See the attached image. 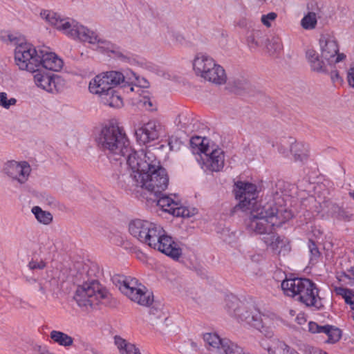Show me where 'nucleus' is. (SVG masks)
I'll return each mask as SVG.
<instances>
[{
    "mask_svg": "<svg viewBox=\"0 0 354 354\" xmlns=\"http://www.w3.org/2000/svg\"><path fill=\"white\" fill-rule=\"evenodd\" d=\"M122 75L119 71H111L102 73L96 75L89 83L88 88L91 93L103 95L118 85V80H121Z\"/></svg>",
    "mask_w": 354,
    "mask_h": 354,
    "instance_id": "obj_12",
    "label": "nucleus"
},
{
    "mask_svg": "<svg viewBox=\"0 0 354 354\" xmlns=\"http://www.w3.org/2000/svg\"><path fill=\"white\" fill-rule=\"evenodd\" d=\"M234 186L235 197L239 201L238 206L243 211L250 210V216L245 221L247 229L257 234L265 235L263 242L273 251H277L283 240L274 232V227H281L291 218V211L278 207L274 201L259 203L254 184L237 181Z\"/></svg>",
    "mask_w": 354,
    "mask_h": 354,
    "instance_id": "obj_1",
    "label": "nucleus"
},
{
    "mask_svg": "<svg viewBox=\"0 0 354 354\" xmlns=\"http://www.w3.org/2000/svg\"><path fill=\"white\" fill-rule=\"evenodd\" d=\"M329 73L327 75H330V79L333 83H340L342 82V79L340 77L338 71L335 68V64H333L331 66H328Z\"/></svg>",
    "mask_w": 354,
    "mask_h": 354,
    "instance_id": "obj_44",
    "label": "nucleus"
},
{
    "mask_svg": "<svg viewBox=\"0 0 354 354\" xmlns=\"http://www.w3.org/2000/svg\"><path fill=\"white\" fill-rule=\"evenodd\" d=\"M108 295V291L97 281L92 280L79 286L73 298L80 307L87 308L98 304L102 299L107 298Z\"/></svg>",
    "mask_w": 354,
    "mask_h": 354,
    "instance_id": "obj_8",
    "label": "nucleus"
},
{
    "mask_svg": "<svg viewBox=\"0 0 354 354\" xmlns=\"http://www.w3.org/2000/svg\"><path fill=\"white\" fill-rule=\"evenodd\" d=\"M196 212L197 210L195 208L189 209L187 207L181 205L179 201V205H177L175 209L173 210V215L176 216L191 217L195 215Z\"/></svg>",
    "mask_w": 354,
    "mask_h": 354,
    "instance_id": "obj_39",
    "label": "nucleus"
},
{
    "mask_svg": "<svg viewBox=\"0 0 354 354\" xmlns=\"http://www.w3.org/2000/svg\"><path fill=\"white\" fill-rule=\"evenodd\" d=\"M120 290L131 301L143 306H149L153 301L152 292L136 278L127 277L119 286Z\"/></svg>",
    "mask_w": 354,
    "mask_h": 354,
    "instance_id": "obj_9",
    "label": "nucleus"
},
{
    "mask_svg": "<svg viewBox=\"0 0 354 354\" xmlns=\"http://www.w3.org/2000/svg\"><path fill=\"white\" fill-rule=\"evenodd\" d=\"M17 103V100L14 97H8V94L6 92H0V106L9 109L10 106H15Z\"/></svg>",
    "mask_w": 354,
    "mask_h": 354,
    "instance_id": "obj_40",
    "label": "nucleus"
},
{
    "mask_svg": "<svg viewBox=\"0 0 354 354\" xmlns=\"http://www.w3.org/2000/svg\"><path fill=\"white\" fill-rule=\"evenodd\" d=\"M350 195L354 199V192L352 193H350Z\"/></svg>",
    "mask_w": 354,
    "mask_h": 354,
    "instance_id": "obj_59",
    "label": "nucleus"
},
{
    "mask_svg": "<svg viewBox=\"0 0 354 354\" xmlns=\"http://www.w3.org/2000/svg\"><path fill=\"white\" fill-rule=\"evenodd\" d=\"M193 68L196 74L206 81L218 85L226 82L227 76L223 68L207 55L197 54L193 62Z\"/></svg>",
    "mask_w": 354,
    "mask_h": 354,
    "instance_id": "obj_7",
    "label": "nucleus"
},
{
    "mask_svg": "<svg viewBox=\"0 0 354 354\" xmlns=\"http://www.w3.org/2000/svg\"><path fill=\"white\" fill-rule=\"evenodd\" d=\"M308 248L310 253V261H316L319 257L321 253L315 243L311 239L308 241Z\"/></svg>",
    "mask_w": 354,
    "mask_h": 354,
    "instance_id": "obj_42",
    "label": "nucleus"
},
{
    "mask_svg": "<svg viewBox=\"0 0 354 354\" xmlns=\"http://www.w3.org/2000/svg\"><path fill=\"white\" fill-rule=\"evenodd\" d=\"M241 305L243 304L234 295L227 296L225 299V308L228 313L232 316L237 317L239 311H241Z\"/></svg>",
    "mask_w": 354,
    "mask_h": 354,
    "instance_id": "obj_31",
    "label": "nucleus"
},
{
    "mask_svg": "<svg viewBox=\"0 0 354 354\" xmlns=\"http://www.w3.org/2000/svg\"><path fill=\"white\" fill-rule=\"evenodd\" d=\"M40 15L51 26L72 38H77L93 44L97 41L98 35L95 32L73 19L62 18L57 13L49 10H43Z\"/></svg>",
    "mask_w": 354,
    "mask_h": 354,
    "instance_id": "obj_6",
    "label": "nucleus"
},
{
    "mask_svg": "<svg viewBox=\"0 0 354 354\" xmlns=\"http://www.w3.org/2000/svg\"><path fill=\"white\" fill-rule=\"evenodd\" d=\"M123 158L131 168V171L121 175H130L132 178L136 174L144 173L149 167L156 166V164L158 163V160L151 151L144 150L136 151L131 147V151Z\"/></svg>",
    "mask_w": 354,
    "mask_h": 354,
    "instance_id": "obj_10",
    "label": "nucleus"
},
{
    "mask_svg": "<svg viewBox=\"0 0 354 354\" xmlns=\"http://www.w3.org/2000/svg\"><path fill=\"white\" fill-rule=\"evenodd\" d=\"M27 71L32 73L33 82L37 88L50 93H57L61 89L62 80L59 75L41 68Z\"/></svg>",
    "mask_w": 354,
    "mask_h": 354,
    "instance_id": "obj_13",
    "label": "nucleus"
},
{
    "mask_svg": "<svg viewBox=\"0 0 354 354\" xmlns=\"http://www.w3.org/2000/svg\"><path fill=\"white\" fill-rule=\"evenodd\" d=\"M133 178L130 175H119L117 180L122 187L135 186L145 189L147 196L161 194L169 184L167 173L159 161L156 166H151L144 173L136 174Z\"/></svg>",
    "mask_w": 354,
    "mask_h": 354,
    "instance_id": "obj_4",
    "label": "nucleus"
},
{
    "mask_svg": "<svg viewBox=\"0 0 354 354\" xmlns=\"http://www.w3.org/2000/svg\"><path fill=\"white\" fill-rule=\"evenodd\" d=\"M50 337L55 343L64 347H69L73 344V338L59 330H52Z\"/></svg>",
    "mask_w": 354,
    "mask_h": 354,
    "instance_id": "obj_29",
    "label": "nucleus"
},
{
    "mask_svg": "<svg viewBox=\"0 0 354 354\" xmlns=\"http://www.w3.org/2000/svg\"><path fill=\"white\" fill-rule=\"evenodd\" d=\"M325 354H326V353H325Z\"/></svg>",
    "mask_w": 354,
    "mask_h": 354,
    "instance_id": "obj_64",
    "label": "nucleus"
},
{
    "mask_svg": "<svg viewBox=\"0 0 354 354\" xmlns=\"http://www.w3.org/2000/svg\"><path fill=\"white\" fill-rule=\"evenodd\" d=\"M100 97L103 104L111 107L118 108L123 104L121 97L116 93L114 88Z\"/></svg>",
    "mask_w": 354,
    "mask_h": 354,
    "instance_id": "obj_30",
    "label": "nucleus"
},
{
    "mask_svg": "<svg viewBox=\"0 0 354 354\" xmlns=\"http://www.w3.org/2000/svg\"><path fill=\"white\" fill-rule=\"evenodd\" d=\"M9 41L16 45L15 59L16 64L21 70H33L41 68L48 71H58L63 66L62 59L48 48L37 50L30 44L22 43V39L13 35H8Z\"/></svg>",
    "mask_w": 354,
    "mask_h": 354,
    "instance_id": "obj_2",
    "label": "nucleus"
},
{
    "mask_svg": "<svg viewBox=\"0 0 354 354\" xmlns=\"http://www.w3.org/2000/svg\"><path fill=\"white\" fill-rule=\"evenodd\" d=\"M306 58L310 65L311 71L322 73L328 74L329 68L328 62H325L324 59L320 57L319 53L313 48H308L306 51Z\"/></svg>",
    "mask_w": 354,
    "mask_h": 354,
    "instance_id": "obj_22",
    "label": "nucleus"
},
{
    "mask_svg": "<svg viewBox=\"0 0 354 354\" xmlns=\"http://www.w3.org/2000/svg\"><path fill=\"white\" fill-rule=\"evenodd\" d=\"M349 272L351 273L349 275V278L354 280V266L351 268V270Z\"/></svg>",
    "mask_w": 354,
    "mask_h": 354,
    "instance_id": "obj_56",
    "label": "nucleus"
},
{
    "mask_svg": "<svg viewBox=\"0 0 354 354\" xmlns=\"http://www.w3.org/2000/svg\"><path fill=\"white\" fill-rule=\"evenodd\" d=\"M257 1L258 2H259V3H263L266 2V0H257Z\"/></svg>",
    "mask_w": 354,
    "mask_h": 354,
    "instance_id": "obj_58",
    "label": "nucleus"
},
{
    "mask_svg": "<svg viewBox=\"0 0 354 354\" xmlns=\"http://www.w3.org/2000/svg\"><path fill=\"white\" fill-rule=\"evenodd\" d=\"M114 343L120 354H141L140 349L135 344L128 342L120 336L114 337Z\"/></svg>",
    "mask_w": 354,
    "mask_h": 354,
    "instance_id": "obj_27",
    "label": "nucleus"
},
{
    "mask_svg": "<svg viewBox=\"0 0 354 354\" xmlns=\"http://www.w3.org/2000/svg\"><path fill=\"white\" fill-rule=\"evenodd\" d=\"M39 354H53V353H50L48 350H44V351H41V353Z\"/></svg>",
    "mask_w": 354,
    "mask_h": 354,
    "instance_id": "obj_57",
    "label": "nucleus"
},
{
    "mask_svg": "<svg viewBox=\"0 0 354 354\" xmlns=\"http://www.w3.org/2000/svg\"><path fill=\"white\" fill-rule=\"evenodd\" d=\"M119 73L122 75V78L118 80V85L122 84V87L129 86L131 91H133V85L139 84L140 86L147 87L145 84L141 85L139 77L132 71H127L124 74L121 72H119Z\"/></svg>",
    "mask_w": 354,
    "mask_h": 354,
    "instance_id": "obj_25",
    "label": "nucleus"
},
{
    "mask_svg": "<svg viewBox=\"0 0 354 354\" xmlns=\"http://www.w3.org/2000/svg\"><path fill=\"white\" fill-rule=\"evenodd\" d=\"M306 58L310 65L311 71L322 73L328 74L329 68L328 62H325L324 59L320 57L319 53L313 48H308L306 51Z\"/></svg>",
    "mask_w": 354,
    "mask_h": 354,
    "instance_id": "obj_21",
    "label": "nucleus"
},
{
    "mask_svg": "<svg viewBox=\"0 0 354 354\" xmlns=\"http://www.w3.org/2000/svg\"><path fill=\"white\" fill-rule=\"evenodd\" d=\"M37 221L43 224L48 225L53 221V216L49 212L43 211L39 207L35 206L32 209Z\"/></svg>",
    "mask_w": 354,
    "mask_h": 354,
    "instance_id": "obj_35",
    "label": "nucleus"
},
{
    "mask_svg": "<svg viewBox=\"0 0 354 354\" xmlns=\"http://www.w3.org/2000/svg\"><path fill=\"white\" fill-rule=\"evenodd\" d=\"M319 46L322 57L330 66L346 59L345 54L339 53V46L336 39L329 34L321 35Z\"/></svg>",
    "mask_w": 354,
    "mask_h": 354,
    "instance_id": "obj_14",
    "label": "nucleus"
},
{
    "mask_svg": "<svg viewBox=\"0 0 354 354\" xmlns=\"http://www.w3.org/2000/svg\"><path fill=\"white\" fill-rule=\"evenodd\" d=\"M277 348L281 354H299L298 352L283 342H279Z\"/></svg>",
    "mask_w": 354,
    "mask_h": 354,
    "instance_id": "obj_45",
    "label": "nucleus"
},
{
    "mask_svg": "<svg viewBox=\"0 0 354 354\" xmlns=\"http://www.w3.org/2000/svg\"><path fill=\"white\" fill-rule=\"evenodd\" d=\"M224 354H244L243 348L227 338H223L220 348Z\"/></svg>",
    "mask_w": 354,
    "mask_h": 354,
    "instance_id": "obj_33",
    "label": "nucleus"
},
{
    "mask_svg": "<svg viewBox=\"0 0 354 354\" xmlns=\"http://www.w3.org/2000/svg\"><path fill=\"white\" fill-rule=\"evenodd\" d=\"M292 312H293V310H290V313H291V315H294V313H293Z\"/></svg>",
    "mask_w": 354,
    "mask_h": 354,
    "instance_id": "obj_62",
    "label": "nucleus"
},
{
    "mask_svg": "<svg viewBox=\"0 0 354 354\" xmlns=\"http://www.w3.org/2000/svg\"><path fill=\"white\" fill-rule=\"evenodd\" d=\"M266 41L267 37L263 31L252 30L247 33L246 42L251 51H255L258 48L264 46Z\"/></svg>",
    "mask_w": 354,
    "mask_h": 354,
    "instance_id": "obj_24",
    "label": "nucleus"
},
{
    "mask_svg": "<svg viewBox=\"0 0 354 354\" xmlns=\"http://www.w3.org/2000/svg\"><path fill=\"white\" fill-rule=\"evenodd\" d=\"M46 263L41 260L39 261L32 260L28 263V267L30 270H42L46 267Z\"/></svg>",
    "mask_w": 354,
    "mask_h": 354,
    "instance_id": "obj_47",
    "label": "nucleus"
},
{
    "mask_svg": "<svg viewBox=\"0 0 354 354\" xmlns=\"http://www.w3.org/2000/svg\"><path fill=\"white\" fill-rule=\"evenodd\" d=\"M322 328V325H319L316 322H310L308 323V330L312 333H320Z\"/></svg>",
    "mask_w": 354,
    "mask_h": 354,
    "instance_id": "obj_50",
    "label": "nucleus"
},
{
    "mask_svg": "<svg viewBox=\"0 0 354 354\" xmlns=\"http://www.w3.org/2000/svg\"><path fill=\"white\" fill-rule=\"evenodd\" d=\"M349 290L347 288L343 287H335L334 288V292L336 295H340L344 297L346 294H349Z\"/></svg>",
    "mask_w": 354,
    "mask_h": 354,
    "instance_id": "obj_52",
    "label": "nucleus"
},
{
    "mask_svg": "<svg viewBox=\"0 0 354 354\" xmlns=\"http://www.w3.org/2000/svg\"><path fill=\"white\" fill-rule=\"evenodd\" d=\"M99 48L104 52H111L115 55V57L121 59L122 60L129 59V57L120 51L119 48L109 41L100 39L97 37L96 43Z\"/></svg>",
    "mask_w": 354,
    "mask_h": 354,
    "instance_id": "obj_28",
    "label": "nucleus"
},
{
    "mask_svg": "<svg viewBox=\"0 0 354 354\" xmlns=\"http://www.w3.org/2000/svg\"><path fill=\"white\" fill-rule=\"evenodd\" d=\"M290 151L296 160H306L308 156V146L303 142H295L290 147Z\"/></svg>",
    "mask_w": 354,
    "mask_h": 354,
    "instance_id": "obj_32",
    "label": "nucleus"
},
{
    "mask_svg": "<svg viewBox=\"0 0 354 354\" xmlns=\"http://www.w3.org/2000/svg\"><path fill=\"white\" fill-rule=\"evenodd\" d=\"M205 342L213 348L219 349L223 338H221L216 333H208L203 335Z\"/></svg>",
    "mask_w": 354,
    "mask_h": 354,
    "instance_id": "obj_38",
    "label": "nucleus"
},
{
    "mask_svg": "<svg viewBox=\"0 0 354 354\" xmlns=\"http://www.w3.org/2000/svg\"><path fill=\"white\" fill-rule=\"evenodd\" d=\"M296 321L297 322V323L300 325L304 324L306 322V319L305 317L303 316V315H298L297 317H296Z\"/></svg>",
    "mask_w": 354,
    "mask_h": 354,
    "instance_id": "obj_55",
    "label": "nucleus"
},
{
    "mask_svg": "<svg viewBox=\"0 0 354 354\" xmlns=\"http://www.w3.org/2000/svg\"><path fill=\"white\" fill-rule=\"evenodd\" d=\"M129 231L133 237L149 246L162 232V227L146 220L135 219L129 223Z\"/></svg>",
    "mask_w": 354,
    "mask_h": 354,
    "instance_id": "obj_11",
    "label": "nucleus"
},
{
    "mask_svg": "<svg viewBox=\"0 0 354 354\" xmlns=\"http://www.w3.org/2000/svg\"><path fill=\"white\" fill-rule=\"evenodd\" d=\"M331 327H332V326L328 325V324L322 326L320 333H324L328 336V333H330Z\"/></svg>",
    "mask_w": 354,
    "mask_h": 354,
    "instance_id": "obj_53",
    "label": "nucleus"
},
{
    "mask_svg": "<svg viewBox=\"0 0 354 354\" xmlns=\"http://www.w3.org/2000/svg\"><path fill=\"white\" fill-rule=\"evenodd\" d=\"M292 312H293V310H290V313H291V315H294V313H293Z\"/></svg>",
    "mask_w": 354,
    "mask_h": 354,
    "instance_id": "obj_63",
    "label": "nucleus"
},
{
    "mask_svg": "<svg viewBox=\"0 0 354 354\" xmlns=\"http://www.w3.org/2000/svg\"><path fill=\"white\" fill-rule=\"evenodd\" d=\"M146 199L154 203L159 206L164 212L173 214V210L177 205H179L178 196L174 194V198L163 194L157 196H146Z\"/></svg>",
    "mask_w": 354,
    "mask_h": 354,
    "instance_id": "obj_23",
    "label": "nucleus"
},
{
    "mask_svg": "<svg viewBox=\"0 0 354 354\" xmlns=\"http://www.w3.org/2000/svg\"><path fill=\"white\" fill-rule=\"evenodd\" d=\"M331 327H332V326L328 325V324L322 326L320 333H324L328 336V333H330Z\"/></svg>",
    "mask_w": 354,
    "mask_h": 354,
    "instance_id": "obj_54",
    "label": "nucleus"
},
{
    "mask_svg": "<svg viewBox=\"0 0 354 354\" xmlns=\"http://www.w3.org/2000/svg\"><path fill=\"white\" fill-rule=\"evenodd\" d=\"M97 147L109 158L121 160L131 151L130 141L117 121L103 124L95 134Z\"/></svg>",
    "mask_w": 354,
    "mask_h": 354,
    "instance_id": "obj_3",
    "label": "nucleus"
},
{
    "mask_svg": "<svg viewBox=\"0 0 354 354\" xmlns=\"http://www.w3.org/2000/svg\"><path fill=\"white\" fill-rule=\"evenodd\" d=\"M140 102L144 107H145L147 110L153 111L156 109L153 101L150 97H144L142 100H140Z\"/></svg>",
    "mask_w": 354,
    "mask_h": 354,
    "instance_id": "obj_46",
    "label": "nucleus"
},
{
    "mask_svg": "<svg viewBox=\"0 0 354 354\" xmlns=\"http://www.w3.org/2000/svg\"><path fill=\"white\" fill-rule=\"evenodd\" d=\"M347 81L348 85L354 88V62L351 65L348 71Z\"/></svg>",
    "mask_w": 354,
    "mask_h": 354,
    "instance_id": "obj_48",
    "label": "nucleus"
},
{
    "mask_svg": "<svg viewBox=\"0 0 354 354\" xmlns=\"http://www.w3.org/2000/svg\"><path fill=\"white\" fill-rule=\"evenodd\" d=\"M149 247L157 250L174 260L178 259L182 255V249L179 243L174 241L173 238L165 234L162 227V232L156 236Z\"/></svg>",
    "mask_w": 354,
    "mask_h": 354,
    "instance_id": "obj_15",
    "label": "nucleus"
},
{
    "mask_svg": "<svg viewBox=\"0 0 354 354\" xmlns=\"http://www.w3.org/2000/svg\"><path fill=\"white\" fill-rule=\"evenodd\" d=\"M149 247L157 250L174 260L178 259L182 255V249L179 243L174 241L173 238L165 234L162 227V232L156 236Z\"/></svg>",
    "mask_w": 354,
    "mask_h": 354,
    "instance_id": "obj_16",
    "label": "nucleus"
},
{
    "mask_svg": "<svg viewBox=\"0 0 354 354\" xmlns=\"http://www.w3.org/2000/svg\"><path fill=\"white\" fill-rule=\"evenodd\" d=\"M159 123L156 120H150L136 131L138 140L142 144L155 140L159 137Z\"/></svg>",
    "mask_w": 354,
    "mask_h": 354,
    "instance_id": "obj_20",
    "label": "nucleus"
},
{
    "mask_svg": "<svg viewBox=\"0 0 354 354\" xmlns=\"http://www.w3.org/2000/svg\"><path fill=\"white\" fill-rule=\"evenodd\" d=\"M264 46L267 52L270 55H273L281 50L282 42L279 37H272L270 39L267 38V41L264 43Z\"/></svg>",
    "mask_w": 354,
    "mask_h": 354,
    "instance_id": "obj_34",
    "label": "nucleus"
},
{
    "mask_svg": "<svg viewBox=\"0 0 354 354\" xmlns=\"http://www.w3.org/2000/svg\"><path fill=\"white\" fill-rule=\"evenodd\" d=\"M40 290H41V291L43 293H44V288H43V287H42L41 286H40Z\"/></svg>",
    "mask_w": 354,
    "mask_h": 354,
    "instance_id": "obj_60",
    "label": "nucleus"
},
{
    "mask_svg": "<svg viewBox=\"0 0 354 354\" xmlns=\"http://www.w3.org/2000/svg\"><path fill=\"white\" fill-rule=\"evenodd\" d=\"M292 312H293V310H290V313H291V315H294V313H293Z\"/></svg>",
    "mask_w": 354,
    "mask_h": 354,
    "instance_id": "obj_61",
    "label": "nucleus"
},
{
    "mask_svg": "<svg viewBox=\"0 0 354 354\" xmlns=\"http://www.w3.org/2000/svg\"><path fill=\"white\" fill-rule=\"evenodd\" d=\"M301 25L306 30L314 29L317 25L316 14L313 12H309L301 19Z\"/></svg>",
    "mask_w": 354,
    "mask_h": 354,
    "instance_id": "obj_37",
    "label": "nucleus"
},
{
    "mask_svg": "<svg viewBox=\"0 0 354 354\" xmlns=\"http://www.w3.org/2000/svg\"><path fill=\"white\" fill-rule=\"evenodd\" d=\"M345 302L351 306V308L354 310V295L351 290H349V294H346L344 297Z\"/></svg>",
    "mask_w": 354,
    "mask_h": 354,
    "instance_id": "obj_51",
    "label": "nucleus"
},
{
    "mask_svg": "<svg viewBox=\"0 0 354 354\" xmlns=\"http://www.w3.org/2000/svg\"><path fill=\"white\" fill-rule=\"evenodd\" d=\"M283 292L290 297H297V300L306 306L314 310L324 307L319 289L316 284L306 278L286 279L281 283Z\"/></svg>",
    "mask_w": 354,
    "mask_h": 354,
    "instance_id": "obj_5",
    "label": "nucleus"
},
{
    "mask_svg": "<svg viewBox=\"0 0 354 354\" xmlns=\"http://www.w3.org/2000/svg\"><path fill=\"white\" fill-rule=\"evenodd\" d=\"M3 171L12 180H17L20 184H24L28 179L31 167L26 161L11 160L4 165Z\"/></svg>",
    "mask_w": 354,
    "mask_h": 354,
    "instance_id": "obj_17",
    "label": "nucleus"
},
{
    "mask_svg": "<svg viewBox=\"0 0 354 354\" xmlns=\"http://www.w3.org/2000/svg\"><path fill=\"white\" fill-rule=\"evenodd\" d=\"M341 336V330L338 328L332 326L330 333L328 334V339L326 340V342L334 344L339 340Z\"/></svg>",
    "mask_w": 354,
    "mask_h": 354,
    "instance_id": "obj_41",
    "label": "nucleus"
},
{
    "mask_svg": "<svg viewBox=\"0 0 354 354\" xmlns=\"http://www.w3.org/2000/svg\"><path fill=\"white\" fill-rule=\"evenodd\" d=\"M234 86L239 90L245 91L249 88L250 83L245 80H237L234 82Z\"/></svg>",
    "mask_w": 354,
    "mask_h": 354,
    "instance_id": "obj_49",
    "label": "nucleus"
},
{
    "mask_svg": "<svg viewBox=\"0 0 354 354\" xmlns=\"http://www.w3.org/2000/svg\"><path fill=\"white\" fill-rule=\"evenodd\" d=\"M180 129L185 133H192L198 128V122L190 115H180L178 124Z\"/></svg>",
    "mask_w": 354,
    "mask_h": 354,
    "instance_id": "obj_26",
    "label": "nucleus"
},
{
    "mask_svg": "<svg viewBox=\"0 0 354 354\" xmlns=\"http://www.w3.org/2000/svg\"><path fill=\"white\" fill-rule=\"evenodd\" d=\"M277 13L271 12L267 15H263L261 18V21L265 26H266L267 28H270L271 26V21H274L277 19Z\"/></svg>",
    "mask_w": 354,
    "mask_h": 354,
    "instance_id": "obj_43",
    "label": "nucleus"
},
{
    "mask_svg": "<svg viewBox=\"0 0 354 354\" xmlns=\"http://www.w3.org/2000/svg\"><path fill=\"white\" fill-rule=\"evenodd\" d=\"M203 158L205 168L211 171H219L224 167L225 155L220 148L209 149Z\"/></svg>",
    "mask_w": 354,
    "mask_h": 354,
    "instance_id": "obj_19",
    "label": "nucleus"
},
{
    "mask_svg": "<svg viewBox=\"0 0 354 354\" xmlns=\"http://www.w3.org/2000/svg\"><path fill=\"white\" fill-rule=\"evenodd\" d=\"M236 317L257 329L263 326L261 313L254 304L241 305Z\"/></svg>",
    "mask_w": 354,
    "mask_h": 354,
    "instance_id": "obj_18",
    "label": "nucleus"
},
{
    "mask_svg": "<svg viewBox=\"0 0 354 354\" xmlns=\"http://www.w3.org/2000/svg\"><path fill=\"white\" fill-rule=\"evenodd\" d=\"M206 138L200 136H193L190 140L191 147L197 149L199 151L205 154L210 148L207 143H205Z\"/></svg>",
    "mask_w": 354,
    "mask_h": 354,
    "instance_id": "obj_36",
    "label": "nucleus"
}]
</instances>
